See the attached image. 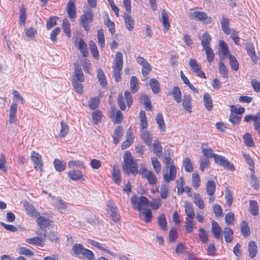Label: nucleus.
I'll return each instance as SVG.
<instances>
[{
  "instance_id": "obj_1",
  "label": "nucleus",
  "mask_w": 260,
  "mask_h": 260,
  "mask_svg": "<svg viewBox=\"0 0 260 260\" xmlns=\"http://www.w3.org/2000/svg\"><path fill=\"white\" fill-rule=\"evenodd\" d=\"M133 208L138 211L139 217L146 222V197L133 196L131 199Z\"/></svg>"
},
{
  "instance_id": "obj_2",
  "label": "nucleus",
  "mask_w": 260,
  "mask_h": 260,
  "mask_svg": "<svg viewBox=\"0 0 260 260\" xmlns=\"http://www.w3.org/2000/svg\"><path fill=\"white\" fill-rule=\"evenodd\" d=\"M123 172L127 175L132 173L134 175L138 173L137 164L134 161L131 153L127 151L123 155V163L122 165Z\"/></svg>"
},
{
  "instance_id": "obj_3",
  "label": "nucleus",
  "mask_w": 260,
  "mask_h": 260,
  "mask_svg": "<svg viewBox=\"0 0 260 260\" xmlns=\"http://www.w3.org/2000/svg\"><path fill=\"white\" fill-rule=\"evenodd\" d=\"M123 66V56L120 52H118L115 55L113 68V76L116 81L118 82L121 79L120 72Z\"/></svg>"
},
{
  "instance_id": "obj_4",
  "label": "nucleus",
  "mask_w": 260,
  "mask_h": 260,
  "mask_svg": "<svg viewBox=\"0 0 260 260\" xmlns=\"http://www.w3.org/2000/svg\"><path fill=\"white\" fill-rule=\"evenodd\" d=\"M152 135L147 133V146L150 151L153 152L157 157L162 156V147L158 139H155L152 143Z\"/></svg>"
},
{
  "instance_id": "obj_5",
  "label": "nucleus",
  "mask_w": 260,
  "mask_h": 260,
  "mask_svg": "<svg viewBox=\"0 0 260 260\" xmlns=\"http://www.w3.org/2000/svg\"><path fill=\"white\" fill-rule=\"evenodd\" d=\"M190 16L192 18L201 21L204 24H209L212 21V18L202 11H194L190 14Z\"/></svg>"
},
{
  "instance_id": "obj_6",
  "label": "nucleus",
  "mask_w": 260,
  "mask_h": 260,
  "mask_svg": "<svg viewBox=\"0 0 260 260\" xmlns=\"http://www.w3.org/2000/svg\"><path fill=\"white\" fill-rule=\"evenodd\" d=\"M132 96L130 92L128 91H126L124 92V95H120L118 99V103L119 107L122 110L125 109V103L127 106L129 107L132 104Z\"/></svg>"
},
{
  "instance_id": "obj_7",
  "label": "nucleus",
  "mask_w": 260,
  "mask_h": 260,
  "mask_svg": "<svg viewBox=\"0 0 260 260\" xmlns=\"http://www.w3.org/2000/svg\"><path fill=\"white\" fill-rule=\"evenodd\" d=\"M140 121V136L145 143H146V117L145 112L141 111L139 114Z\"/></svg>"
},
{
  "instance_id": "obj_8",
  "label": "nucleus",
  "mask_w": 260,
  "mask_h": 260,
  "mask_svg": "<svg viewBox=\"0 0 260 260\" xmlns=\"http://www.w3.org/2000/svg\"><path fill=\"white\" fill-rule=\"evenodd\" d=\"M213 158H214L215 162L219 165L231 171H234L235 170V167L233 164L229 161L224 157L215 154L213 155Z\"/></svg>"
},
{
  "instance_id": "obj_9",
  "label": "nucleus",
  "mask_w": 260,
  "mask_h": 260,
  "mask_svg": "<svg viewBox=\"0 0 260 260\" xmlns=\"http://www.w3.org/2000/svg\"><path fill=\"white\" fill-rule=\"evenodd\" d=\"M147 181L151 186V192L155 193L158 191V186L157 185V179L156 175L152 171H147Z\"/></svg>"
},
{
  "instance_id": "obj_10",
  "label": "nucleus",
  "mask_w": 260,
  "mask_h": 260,
  "mask_svg": "<svg viewBox=\"0 0 260 260\" xmlns=\"http://www.w3.org/2000/svg\"><path fill=\"white\" fill-rule=\"evenodd\" d=\"M31 160L34 165V168L36 170H40L42 171L43 162L42 159V156L36 151H32L31 153Z\"/></svg>"
},
{
  "instance_id": "obj_11",
  "label": "nucleus",
  "mask_w": 260,
  "mask_h": 260,
  "mask_svg": "<svg viewBox=\"0 0 260 260\" xmlns=\"http://www.w3.org/2000/svg\"><path fill=\"white\" fill-rule=\"evenodd\" d=\"M189 66L193 72L196 73L198 77L201 78H206L205 73L202 71L200 66L197 63L196 60L190 58L189 60Z\"/></svg>"
},
{
  "instance_id": "obj_12",
  "label": "nucleus",
  "mask_w": 260,
  "mask_h": 260,
  "mask_svg": "<svg viewBox=\"0 0 260 260\" xmlns=\"http://www.w3.org/2000/svg\"><path fill=\"white\" fill-rule=\"evenodd\" d=\"M93 20V14L91 11H87L80 17V23L84 29L88 31L89 29V23Z\"/></svg>"
},
{
  "instance_id": "obj_13",
  "label": "nucleus",
  "mask_w": 260,
  "mask_h": 260,
  "mask_svg": "<svg viewBox=\"0 0 260 260\" xmlns=\"http://www.w3.org/2000/svg\"><path fill=\"white\" fill-rule=\"evenodd\" d=\"M23 207L27 214L33 217L39 216V212L36 209L35 207L28 202L25 201L23 203Z\"/></svg>"
},
{
  "instance_id": "obj_14",
  "label": "nucleus",
  "mask_w": 260,
  "mask_h": 260,
  "mask_svg": "<svg viewBox=\"0 0 260 260\" xmlns=\"http://www.w3.org/2000/svg\"><path fill=\"white\" fill-rule=\"evenodd\" d=\"M108 214L110 215V218L115 222L119 221L120 219V215L118 213L117 208L114 206L112 202H110L108 205Z\"/></svg>"
},
{
  "instance_id": "obj_15",
  "label": "nucleus",
  "mask_w": 260,
  "mask_h": 260,
  "mask_svg": "<svg viewBox=\"0 0 260 260\" xmlns=\"http://www.w3.org/2000/svg\"><path fill=\"white\" fill-rule=\"evenodd\" d=\"M126 140L121 145V149L124 150L130 146L134 142V133L131 128H128L126 134Z\"/></svg>"
},
{
  "instance_id": "obj_16",
  "label": "nucleus",
  "mask_w": 260,
  "mask_h": 260,
  "mask_svg": "<svg viewBox=\"0 0 260 260\" xmlns=\"http://www.w3.org/2000/svg\"><path fill=\"white\" fill-rule=\"evenodd\" d=\"M176 169L174 165L170 166L169 174L166 173L163 175V178L165 182H169L175 179L176 176Z\"/></svg>"
},
{
  "instance_id": "obj_17",
  "label": "nucleus",
  "mask_w": 260,
  "mask_h": 260,
  "mask_svg": "<svg viewBox=\"0 0 260 260\" xmlns=\"http://www.w3.org/2000/svg\"><path fill=\"white\" fill-rule=\"evenodd\" d=\"M184 211L186 215L185 218L194 219L195 213L193 205L191 203L186 201L184 204Z\"/></svg>"
},
{
  "instance_id": "obj_18",
  "label": "nucleus",
  "mask_w": 260,
  "mask_h": 260,
  "mask_svg": "<svg viewBox=\"0 0 260 260\" xmlns=\"http://www.w3.org/2000/svg\"><path fill=\"white\" fill-rule=\"evenodd\" d=\"M67 12L68 14L69 17L70 19H73L76 17V7L75 3L72 1L70 0L67 4Z\"/></svg>"
},
{
  "instance_id": "obj_19",
  "label": "nucleus",
  "mask_w": 260,
  "mask_h": 260,
  "mask_svg": "<svg viewBox=\"0 0 260 260\" xmlns=\"http://www.w3.org/2000/svg\"><path fill=\"white\" fill-rule=\"evenodd\" d=\"M211 231L214 237L218 240L221 237V230L219 224L215 221H212Z\"/></svg>"
},
{
  "instance_id": "obj_20",
  "label": "nucleus",
  "mask_w": 260,
  "mask_h": 260,
  "mask_svg": "<svg viewBox=\"0 0 260 260\" xmlns=\"http://www.w3.org/2000/svg\"><path fill=\"white\" fill-rule=\"evenodd\" d=\"M123 19L126 28L130 31H132L134 27V20L129 13H125L123 15Z\"/></svg>"
},
{
  "instance_id": "obj_21",
  "label": "nucleus",
  "mask_w": 260,
  "mask_h": 260,
  "mask_svg": "<svg viewBox=\"0 0 260 260\" xmlns=\"http://www.w3.org/2000/svg\"><path fill=\"white\" fill-rule=\"evenodd\" d=\"M191 97L190 95L184 94L182 101V106L188 112H191Z\"/></svg>"
},
{
  "instance_id": "obj_22",
  "label": "nucleus",
  "mask_w": 260,
  "mask_h": 260,
  "mask_svg": "<svg viewBox=\"0 0 260 260\" xmlns=\"http://www.w3.org/2000/svg\"><path fill=\"white\" fill-rule=\"evenodd\" d=\"M248 251L249 256L254 258L257 253V246L255 241H250L248 243Z\"/></svg>"
},
{
  "instance_id": "obj_23",
  "label": "nucleus",
  "mask_w": 260,
  "mask_h": 260,
  "mask_svg": "<svg viewBox=\"0 0 260 260\" xmlns=\"http://www.w3.org/2000/svg\"><path fill=\"white\" fill-rule=\"evenodd\" d=\"M229 21V19L225 16H223L220 20L222 29L226 35H229L231 32Z\"/></svg>"
},
{
  "instance_id": "obj_24",
  "label": "nucleus",
  "mask_w": 260,
  "mask_h": 260,
  "mask_svg": "<svg viewBox=\"0 0 260 260\" xmlns=\"http://www.w3.org/2000/svg\"><path fill=\"white\" fill-rule=\"evenodd\" d=\"M17 108L18 105L14 103L12 104L10 106L9 122L11 124L13 123L15 121Z\"/></svg>"
},
{
  "instance_id": "obj_25",
  "label": "nucleus",
  "mask_w": 260,
  "mask_h": 260,
  "mask_svg": "<svg viewBox=\"0 0 260 260\" xmlns=\"http://www.w3.org/2000/svg\"><path fill=\"white\" fill-rule=\"evenodd\" d=\"M36 222L41 229L45 228L50 224V220L44 216H41L39 213V216H36Z\"/></svg>"
},
{
  "instance_id": "obj_26",
  "label": "nucleus",
  "mask_w": 260,
  "mask_h": 260,
  "mask_svg": "<svg viewBox=\"0 0 260 260\" xmlns=\"http://www.w3.org/2000/svg\"><path fill=\"white\" fill-rule=\"evenodd\" d=\"M155 120L160 132H165L166 126L163 118L162 115L161 113H158L157 114Z\"/></svg>"
},
{
  "instance_id": "obj_27",
  "label": "nucleus",
  "mask_w": 260,
  "mask_h": 260,
  "mask_svg": "<svg viewBox=\"0 0 260 260\" xmlns=\"http://www.w3.org/2000/svg\"><path fill=\"white\" fill-rule=\"evenodd\" d=\"M122 128L120 126H117L114 131L113 136V141L115 144H118L123 136Z\"/></svg>"
},
{
  "instance_id": "obj_28",
  "label": "nucleus",
  "mask_w": 260,
  "mask_h": 260,
  "mask_svg": "<svg viewBox=\"0 0 260 260\" xmlns=\"http://www.w3.org/2000/svg\"><path fill=\"white\" fill-rule=\"evenodd\" d=\"M193 202L194 204L200 209H203L205 208V204L203 199L198 193L194 192L193 194Z\"/></svg>"
},
{
  "instance_id": "obj_29",
  "label": "nucleus",
  "mask_w": 260,
  "mask_h": 260,
  "mask_svg": "<svg viewBox=\"0 0 260 260\" xmlns=\"http://www.w3.org/2000/svg\"><path fill=\"white\" fill-rule=\"evenodd\" d=\"M69 177L72 180L76 181L83 178V174L79 170H72L68 172Z\"/></svg>"
},
{
  "instance_id": "obj_30",
  "label": "nucleus",
  "mask_w": 260,
  "mask_h": 260,
  "mask_svg": "<svg viewBox=\"0 0 260 260\" xmlns=\"http://www.w3.org/2000/svg\"><path fill=\"white\" fill-rule=\"evenodd\" d=\"M120 173L119 167L117 165H114L112 169V178L116 184H119L121 182Z\"/></svg>"
},
{
  "instance_id": "obj_31",
  "label": "nucleus",
  "mask_w": 260,
  "mask_h": 260,
  "mask_svg": "<svg viewBox=\"0 0 260 260\" xmlns=\"http://www.w3.org/2000/svg\"><path fill=\"white\" fill-rule=\"evenodd\" d=\"M203 101L206 108L210 111L213 108L212 100L210 94L205 92L203 95Z\"/></svg>"
},
{
  "instance_id": "obj_32",
  "label": "nucleus",
  "mask_w": 260,
  "mask_h": 260,
  "mask_svg": "<svg viewBox=\"0 0 260 260\" xmlns=\"http://www.w3.org/2000/svg\"><path fill=\"white\" fill-rule=\"evenodd\" d=\"M149 85L154 94H157L160 91L159 83L156 79L153 78L150 79Z\"/></svg>"
},
{
  "instance_id": "obj_33",
  "label": "nucleus",
  "mask_w": 260,
  "mask_h": 260,
  "mask_svg": "<svg viewBox=\"0 0 260 260\" xmlns=\"http://www.w3.org/2000/svg\"><path fill=\"white\" fill-rule=\"evenodd\" d=\"M161 22L165 29L168 30L170 26V22L169 16L165 10H162L161 11Z\"/></svg>"
},
{
  "instance_id": "obj_34",
  "label": "nucleus",
  "mask_w": 260,
  "mask_h": 260,
  "mask_svg": "<svg viewBox=\"0 0 260 260\" xmlns=\"http://www.w3.org/2000/svg\"><path fill=\"white\" fill-rule=\"evenodd\" d=\"M216 188V185L213 181H208L206 185V190L208 195L212 196L214 194Z\"/></svg>"
},
{
  "instance_id": "obj_35",
  "label": "nucleus",
  "mask_w": 260,
  "mask_h": 260,
  "mask_svg": "<svg viewBox=\"0 0 260 260\" xmlns=\"http://www.w3.org/2000/svg\"><path fill=\"white\" fill-rule=\"evenodd\" d=\"M54 166L57 172H62L66 169V164L63 161L55 158L53 162Z\"/></svg>"
},
{
  "instance_id": "obj_36",
  "label": "nucleus",
  "mask_w": 260,
  "mask_h": 260,
  "mask_svg": "<svg viewBox=\"0 0 260 260\" xmlns=\"http://www.w3.org/2000/svg\"><path fill=\"white\" fill-rule=\"evenodd\" d=\"M169 94H172L175 101L177 103H180L181 101V92L180 88L175 86L173 88L172 91Z\"/></svg>"
},
{
  "instance_id": "obj_37",
  "label": "nucleus",
  "mask_w": 260,
  "mask_h": 260,
  "mask_svg": "<svg viewBox=\"0 0 260 260\" xmlns=\"http://www.w3.org/2000/svg\"><path fill=\"white\" fill-rule=\"evenodd\" d=\"M211 38L207 32H205L202 37L201 44L203 48L210 47Z\"/></svg>"
},
{
  "instance_id": "obj_38",
  "label": "nucleus",
  "mask_w": 260,
  "mask_h": 260,
  "mask_svg": "<svg viewBox=\"0 0 260 260\" xmlns=\"http://www.w3.org/2000/svg\"><path fill=\"white\" fill-rule=\"evenodd\" d=\"M62 27L64 34L68 37H71V26L69 20L67 19H64L62 20Z\"/></svg>"
},
{
  "instance_id": "obj_39",
  "label": "nucleus",
  "mask_w": 260,
  "mask_h": 260,
  "mask_svg": "<svg viewBox=\"0 0 260 260\" xmlns=\"http://www.w3.org/2000/svg\"><path fill=\"white\" fill-rule=\"evenodd\" d=\"M75 66L74 74L75 75L76 78L74 79L80 82H83L84 81V78L81 69L78 66Z\"/></svg>"
},
{
  "instance_id": "obj_40",
  "label": "nucleus",
  "mask_w": 260,
  "mask_h": 260,
  "mask_svg": "<svg viewBox=\"0 0 260 260\" xmlns=\"http://www.w3.org/2000/svg\"><path fill=\"white\" fill-rule=\"evenodd\" d=\"M246 50L248 55L250 56L252 60L254 62H256L257 60V57L255 54L254 48L253 45L251 44H248L246 45Z\"/></svg>"
},
{
  "instance_id": "obj_41",
  "label": "nucleus",
  "mask_w": 260,
  "mask_h": 260,
  "mask_svg": "<svg viewBox=\"0 0 260 260\" xmlns=\"http://www.w3.org/2000/svg\"><path fill=\"white\" fill-rule=\"evenodd\" d=\"M191 184L196 189H198L201 185V179L199 175L197 173L192 174Z\"/></svg>"
},
{
  "instance_id": "obj_42",
  "label": "nucleus",
  "mask_w": 260,
  "mask_h": 260,
  "mask_svg": "<svg viewBox=\"0 0 260 260\" xmlns=\"http://www.w3.org/2000/svg\"><path fill=\"white\" fill-rule=\"evenodd\" d=\"M184 226L187 233H192L194 229L193 219L185 218Z\"/></svg>"
},
{
  "instance_id": "obj_43",
  "label": "nucleus",
  "mask_w": 260,
  "mask_h": 260,
  "mask_svg": "<svg viewBox=\"0 0 260 260\" xmlns=\"http://www.w3.org/2000/svg\"><path fill=\"white\" fill-rule=\"evenodd\" d=\"M249 210L252 215L256 216L258 212V206L256 201L251 200L250 201Z\"/></svg>"
},
{
  "instance_id": "obj_44",
  "label": "nucleus",
  "mask_w": 260,
  "mask_h": 260,
  "mask_svg": "<svg viewBox=\"0 0 260 260\" xmlns=\"http://www.w3.org/2000/svg\"><path fill=\"white\" fill-rule=\"evenodd\" d=\"M241 232L242 235L246 237L249 236L250 234V228L248 226V223L245 221H243L240 225Z\"/></svg>"
},
{
  "instance_id": "obj_45",
  "label": "nucleus",
  "mask_w": 260,
  "mask_h": 260,
  "mask_svg": "<svg viewBox=\"0 0 260 260\" xmlns=\"http://www.w3.org/2000/svg\"><path fill=\"white\" fill-rule=\"evenodd\" d=\"M234 232L232 229L229 228H225L224 229V239L226 242L230 243L232 242L233 239Z\"/></svg>"
},
{
  "instance_id": "obj_46",
  "label": "nucleus",
  "mask_w": 260,
  "mask_h": 260,
  "mask_svg": "<svg viewBox=\"0 0 260 260\" xmlns=\"http://www.w3.org/2000/svg\"><path fill=\"white\" fill-rule=\"evenodd\" d=\"M97 77L99 80V81L100 83V84L104 87L107 84V82L106 80V77L105 76V74L102 71L101 69H98V74H97Z\"/></svg>"
},
{
  "instance_id": "obj_47",
  "label": "nucleus",
  "mask_w": 260,
  "mask_h": 260,
  "mask_svg": "<svg viewBox=\"0 0 260 260\" xmlns=\"http://www.w3.org/2000/svg\"><path fill=\"white\" fill-rule=\"evenodd\" d=\"M151 164L156 174H159L161 171V165L157 158L156 157H152L151 158Z\"/></svg>"
},
{
  "instance_id": "obj_48",
  "label": "nucleus",
  "mask_w": 260,
  "mask_h": 260,
  "mask_svg": "<svg viewBox=\"0 0 260 260\" xmlns=\"http://www.w3.org/2000/svg\"><path fill=\"white\" fill-rule=\"evenodd\" d=\"M89 45L92 56L96 59H98L99 57V54L96 44L93 41H90Z\"/></svg>"
},
{
  "instance_id": "obj_49",
  "label": "nucleus",
  "mask_w": 260,
  "mask_h": 260,
  "mask_svg": "<svg viewBox=\"0 0 260 260\" xmlns=\"http://www.w3.org/2000/svg\"><path fill=\"white\" fill-rule=\"evenodd\" d=\"M158 224L160 226V228L166 231L167 229V222L166 221L165 214H161L158 218Z\"/></svg>"
},
{
  "instance_id": "obj_50",
  "label": "nucleus",
  "mask_w": 260,
  "mask_h": 260,
  "mask_svg": "<svg viewBox=\"0 0 260 260\" xmlns=\"http://www.w3.org/2000/svg\"><path fill=\"white\" fill-rule=\"evenodd\" d=\"M60 124L61 129L58 134V137L63 138L68 134L69 132V127L63 121L61 122Z\"/></svg>"
},
{
  "instance_id": "obj_51",
  "label": "nucleus",
  "mask_w": 260,
  "mask_h": 260,
  "mask_svg": "<svg viewBox=\"0 0 260 260\" xmlns=\"http://www.w3.org/2000/svg\"><path fill=\"white\" fill-rule=\"evenodd\" d=\"M26 241L29 244H34L37 246H43V240L41 238L35 237L32 238L27 239Z\"/></svg>"
},
{
  "instance_id": "obj_52",
  "label": "nucleus",
  "mask_w": 260,
  "mask_h": 260,
  "mask_svg": "<svg viewBox=\"0 0 260 260\" xmlns=\"http://www.w3.org/2000/svg\"><path fill=\"white\" fill-rule=\"evenodd\" d=\"M78 47L80 49L82 55L84 56H86V55L88 54L87 45L83 40H80L78 44Z\"/></svg>"
},
{
  "instance_id": "obj_53",
  "label": "nucleus",
  "mask_w": 260,
  "mask_h": 260,
  "mask_svg": "<svg viewBox=\"0 0 260 260\" xmlns=\"http://www.w3.org/2000/svg\"><path fill=\"white\" fill-rule=\"evenodd\" d=\"M205 51L207 59L209 63H211L214 59V53L210 47L203 48Z\"/></svg>"
},
{
  "instance_id": "obj_54",
  "label": "nucleus",
  "mask_w": 260,
  "mask_h": 260,
  "mask_svg": "<svg viewBox=\"0 0 260 260\" xmlns=\"http://www.w3.org/2000/svg\"><path fill=\"white\" fill-rule=\"evenodd\" d=\"M199 238L200 240L203 243H206L208 241V235L205 230L203 228H200L199 230Z\"/></svg>"
},
{
  "instance_id": "obj_55",
  "label": "nucleus",
  "mask_w": 260,
  "mask_h": 260,
  "mask_svg": "<svg viewBox=\"0 0 260 260\" xmlns=\"http://www.w3.org/2000/svg\"><path fill=\"white\" fill-rule=\"evenodd\" d=\"M97 37L100 45V47L102 48L104 47L105 46V37L104 30L103 29H100L98 30L97 32Z\"/></svg>"
},
{
  "instance_id": "obj_56",
  "label": "nucleus",
  "mask_w": 260,
  "mask_h": 260,
  "mask_svg": "<svg viewBox=\"0 0 260 260\" xmlns=\"http://www.w3.org/2000/svg\"><path fill=\"white\" fill-rule=\"evenodd\" d=\"M229 59L231 68L234 71H237L239 69V63L237 59L231 54L229 55Z\"/></svg>"
},
{
  "instance_id": "obj_57",
  "label": "nucleus",
  "mask_w": 260,
  "mask_h": 260,
  "mask_svg": "<svg viewBox=\"0 0 260 260\" xmlns=\"http://www.w3.org/2000/svg\"><path fill=\"white\" fill-rule=\"evenodd\" d=\"M183 165L186 172H191L193 171L192 164L189 158L186 157L184 158Z\"/></svg>"
},
{
  "instance_id": "obj_58",
  "label": "nucleus",
  "mask_w": 260,
  "mask_h": 260,
  "mask_svg": "<svg viewBox=\"0 0 260 260\" xmlns=\"http://www.w3.org/2000/svg\"><path fill=\"white\" fill-rule=\"evenodd\" d=\"M219 71L220 74L224 77H228V70L226 67L225 66L223 61H219Z\"/></svg>"
},
{
  "instance_id": "obj_59",
  "label": "nucleus",
  "mask_w": 260,
  "mask_h": 260,
  "mask_svg": "<svg viewBox=\"0 0 260 260\" xmlns=\"http://www.w3.org/2000/svg\"><path fill=\"white\" fill-rule=\"evenodd\" d=\"M107 20L105 22V24L107 25L109 28V31L111 34H113L115 32V24L113 22L110 20L108 15H106Z\"/></svg>"
},
{
  "instance_id": "obj_60",
  "label": "nucleus",
  "mask_w": 260,
  "mask_h": 260,
  "mask_svg": "<svg viewBox=\"0 0 260 260\" xmlns=\"http://www.w3.org/2000/svg\"><path fill=\"white\" fill-rule=\"evenodd\" d=\"M26 10L23 6H21L20 9L19 21L21 24L23 25L25 23L26 20Z\"/></svg>"
},
{
  "instance_id": "obj_61",
  "label": "nucleus",
  "mask_w": 260,
  "mask_h": 260,
  "mask_svg": "<svg viewBox=\"0 0 260 260\" xmlns=\"http://www.w3.org/2000/svg\"><path fill=\"white\" fill-rule=\"evenodd\" d=\"M241 119V115H236L235 113H231L229 120L233 124H238Z\"/></svg>"
},
{
  "instance_id": "obj_62",
  "label": "nucleus",
  "mask_w": 260,
  "mask_h": 260,
  "mask_svg": "<svg viewBox=\"0 0 260 260\" xmlns=\"http://www.w3.org/2000/svg\"><path fill=\"white\" fill-rule=\"evenodd\" d=\"M131 88L133 92L137 91L138 88V80L136 76H132L130 82Z\"/></svg>"
},
{
  "instance_id": "obj_63",
  "label": "nucleus",
  "mask_w": 260,
  "mask_h": 260,
  "mask_svg": "<svg viewBox=\"0 0 260 260\" xmlns=\"http://www.w3.org/2000/svg\"><path fill=\"white\" fill-rule=\"evenodd\" d=\"M72 84L74 86V88L75 90V91L81 94L83 91V87L81 84L79 83V81H77L76 79H72Z\"/></svg>"
},
{
  "instance_id": "obj_64",
  "label": "nucleus",
  "mask_w": 260,
  "mask_h": 260,
  "mask_svg": "<svg viewBox=\"0 0 260 260\" xmlns=\"http://www.w3.org/2000/svg\"><path fill=\"white\" fill-rule=\"evenodd\" d=\"M85 248H84L81 244H75L73 246L72 251L74 252L75 255H77L82 254V251Z\"/></svg>"
}]
</instances>
